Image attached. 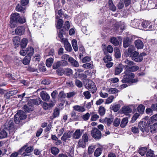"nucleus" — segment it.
Masks as SVG:
<instances>
[{"instance_id": "obj_1", "label": "nucleus", "mask_w": 157, "mask_h": 157, "mask_svg": "<svg viewBox=\"0 0 157 157\" xmlns=\"http://www.w3.org/2000/svg\"><path fill=\"white\" fill-rule=\"evenodd\" d=\"M17 129V128L15 126L13 122L11 121H9L8 124L6 125L4 128L0 131V139L7 137L9 132L10 134L13 135Z\"/></svg>"}, {"instance_id": "obj_2", "label": "nucleus", "mask_w": 157, "mask_h": 157, "mask_svg": "<svg viewBox=\"0 0 157 157\" xmlns=\"http://www.w3.org/2000/svg\"><path fill=\"white\" fill-rule=\"evenodd\" d=\"M125 75L123 76V78L121 82L123 83H132L137 82L136 79H133L135 77V75L132 73L129 72L128 73H125V71L124 72Z\"/></svg>"}, {"instance_id": "obj_3", "label": "nucleus", "mask_w": 157, "mask_h": 157, "mask_svg": "<svg viewBox=\"0 0 157 157\" xmlns=\"http://www.w3.org/2000/svg\"><path fill=\"white\" fill-rule=\"evenodd\" d=\"M33 150V148L32 146H29L28 144L27 143L22 146L19 150L18 153L22 154L23 156H29V153L32 152Z\"/></svg>"}, {"instance_id": "obj_4", "label": "nucleus", "mask_w": 157, "mask_h": 157, "mask_svg": "<svg viewBox=\"0 0 157 157\" xmlns=\"http://www.w3.org/2000/svg\"><path fill=\"white\" fill-rule=\"evenodd\" d=\"M85 86L91 93L93 94L96 91V87L94 83L91 80H87L86 81Z\"/></svg>"}, {"instance_id": "obj_5", "label": "nucleus", "mask_w": 157, "mask_h": 157, "mask_svg": "<svg viewBox=\"0 0 157 157\" xmlns=\"http://www.w3.org/2000/svg\"><path fill=\"white\" fill-rule=\"evenodd\" d=\"M19 16V14L17 13L12 14L10 22V26L11 28H13L16 26V23L18 22Z\"/></svg>"}, {"instance_id": "obj_6", "label": "nucleus", "mask_w": 157, "mask_h": 157, "mask_svg": "<svg viewBox=\"0 0 157 157\" xmlns=\"http://www.w3.org/2000/svg\"><path fill=\"white\" fill-rule=\"evenodd\" d=\"M132 55L133 56L131 57L132 59L135 62H138L142 61L143 57L145 56L146 54L145 53H142L139 54L138 52L135 51V52Z\"/></svg>"}, {"instance_id": "obj_7", "label": "nucleus", "mask_w": 157, "mask_h": 157, "mask_svg": "<svg viewBox=\"0 0 157 157\" xmlns=\"http://www.w3.org/2000/svg\"><path fill=\"white\" fill-rule=\"evenodd\" d=\"M26 117L25 113L19 110L17 111L14 116V121L16 124H19V121L17 118L21 119L22 120L25 119Z\"/></svg>"}, {"instance_id": "obj_8", "label": "nucleus", "mask_w": 157, "mask_h": 157, "mask_svg": "<svg viewBox=\"0 0 157 157\" xmlns=\"http://www.w3.org/2000/svg\"><path fill=\"white\" fill-rule=\"evenodd\" d=\"M91 136L95 140H99L101 137V133L97 128H94L91 132Z\"/></svg>"}, {"instance_id": "obj_9", "label": "nucleus", "mask_w": 157, "mask_h": 157, "mask_svg": "<svg viewBox=\"0 0 157 157\" xmlns=\"http://www.w3.org/2000/svg\"><path fill=\"white\" fill-rule=\"evenodd\" d=\"M135 49V48L133 45L130 46L128 49L125 52L126 56L127 57L129 56L131 57L135 52V51H134Z\"/></svg>"}, {"instance_id": "obj_10", "label": "nucleus", "mask_w": 157, "mask_h": 157, "mask_svg": "<svg viewBox=\"0 0 157 157\" xmlns=\"http://www.w3.org/2000/svg\"><path fill=\"white\" fill-rule=\"evenodd\" d=\"M122 62L123 64H124V67H125V70L131 66L135 65V63L133 61L128 60L127 59H123L122 61Z\"/></svg>"}, {"instance_id": "obj_11", "label": "nucleus", "mask_w": 157, "mask_h": 157, "mask_svg": "<svg viewBox=\"0 0 157 157\" xmlns=\"http://www.w3.org/2000/svg\"><path fill=\"white\" fill-rule=\"evenodd\" d=\"M84 130L82 129H77L72 135V138L74 139H79L82 135Z\"/></svg>"}, {"instance_id": "obj_12", "label": "nucleus", "mask_w": 157, "mask_h": 157, "mask_svg": "<svg viewBox=\"0 0 157 157\" xmlns=\"http://www.w3.org/2000/svg\"><path fill=\"white\" fill-rule=\"evenodd\" d=\"M25 29L23 26H19L15 30V33L19 35H23L25 32Z\"/></svg>"}, {"instance_id": "obj_13", "label": "nucleus", "mask_w": 157, "mask_h": 157, "mask_svg": "<svg viewBox=\"0 0 157 157\" xmlns=\"http://www.w3.org/2000/svg\"><path fill=\"white\" fill-rule=\"evenodd\" d=\"M139 69L138 66L134 65L131 66L130 67L127 68L125 70V73H128L129 72L132 73V72H135L137 71Z\"/></svg>"}, {"instance_id": "obj_14", "label": "nucleus", "mask_w": 157, "mask_h": 157, "mask_svg": "<svg viewBox=\"0 0 157 157\" xmlns=\"http://www.w3.org/2000/svg\"><path fill=\"white\" fill-rule=\"evenodd\" d=\"M141 25L144 28H148L150 30H153V26L151 23L148 21H145L142 22Z\"/></svg>"}, {"instance_id": "obj_15", "label": "nucleus", "mask_w": 157, "mask_h": 157, "mask_svg": "<svg viewBox=\"0 0 157 157\" xmlns=\"http://www.w3.org/2000/svg\"><path fill=\"white\" fill-rule=\"evenodd\" d=\"M33 105L31 104L29 101L27 105H25L24 106V109L26 112H29L32 111L33 109Z\"/></svg>"}, {"instance_id": "obj_16", "label": "nucleus", "mask_w": 157, "mask_h": 157, "mask_svg": "<svg viewBox=\"0 0 157 157\" xmlns=\"http://www.w3.org/2000/svg\"><path fill=\"white\" fill-rule=\"evenodd\" d=\"M63 43L66 50L68 51L71 52L72 50V48L70 43H69L67 40H65Z\"/></svg>"}, {"instance_id": "obj_17", "label": "nucleus", "mask_w": 157, "mask_h": 157, "mask_svg": "<svg viewBox=\"0 0 157 157\" xmlns=\"http://www.w3.org/2000/svg\"><path fill=\"white\" fill-rule=\"evenodd\" d=\"M134 44L136 47L138 49H141L143 48L144 44L140 40H137L135 41Z\"/></svg>"}, {"instance_id": "obj_18", "label": "nucleus", "mask_w": 157, "mask_h": 157, "mask_svg": "<svg viewBox=\"0 0 157 157\" xmlns=\"http://www.w3.org/2000/svg\"><path fill=\"white\" fill-rule=\"evenodd\" d=\"M73 109L79 112H83L85 111V109L83 106L79 105H75L73 107Z\"/></svg>"}, {"instance_id": "obj_19", "label": "nucleus", "mask_w": 157, "mask_h": 157, "mask_svg": "<svg viewBox=\"0 0 157 157\" xmlns=\"http://www.w3.org/2000/svg\"><path fill=\"white\" fill-rule=\"evenodd\" d=\"M58 31L59 32L58 36L60 38V41H61L62 42H64L63 40H67L66 39L64 38H63V35L65 33V32L62 29V30L61 29H59Z\"/></svg>"}, {"instance_id": "obj_20", "label": "nucleus", "mask_w": 157, "mask_h": 157, "mask_svg": "<svg viewBox=\"0 0 157 157\" xmlns=\"http://www.w3.org/2000/svg\"><path fill=\"white\" fill-rule=\"evenodd\" d=\"M71 132H65L63 134V136L61 138V139L64 141L65 142H66L67 139L71 137Z\"/></svg>"}, {"instance_id": "obj_21", "label": "nucleus", "mask_w": 157, "mask_h": 157, "mask_svg": "<svg viewBox=\"0 0 157 157\" xmlns=\"http://www.w3.org/2000/svg\"><path fill=\"white\" fill-rule=\"evenodd\" d=\"M27 56L31 57L34 53V49L31 47H28L26 49Z\"/></svg>"}, {"instance_id": "obj_22", "label": "nucleus", "mask_w": 157, "mask_h": 157, "mask_svg": "<svg viewBox=\"0 0 157 157\" xmlns=\"http://www.w3.org/2000/svg\"><path fill=\"white\" fill-rule=\"evenodd\" d=\"M69 62H70L73 66L78 67L79 66L78 62L72 57H70L69 58Z\"/></svg>"}, {"instance_id": "obj_23", "label": "nucleus", "mask_w": 157, "mask_h": 157, "mask_svg": "<svg viewBox=\"0 0 157 157\" xmlns=\"http://www.w3.org/2000/svg\"><path fill=\"white\" fill-rule=\"evenodd\" d=\"M139 21L137 19H134L133 21H131V25L132 27L135 28H139Z\"/></svg>"}, {"instance_id": "obj_24", "label": "nucleus", "mask_w": 157, "mask_h": 157, "mask_svg": "<svg viewBox=\"0 0 157 157\" xmlns=\"http://www.w3.org/2000/svg\"><path fill=\"white\" fill-rule=\"evenodd\" d=\"M41 97L43 100L47 101L49 100L50 98L48 94L44 92L41 93Z\"/></svg>"}, {"instance_id": "obj_25", "label": "nucleus", "mask_w": 157, "mask_h": 157, "mask_svg": "<svg viewBox=\"0 0 157 157\" xmlns=\"http://www.w3.org/2000/svg\"><path fill=\"white\" fill-rule=\"evenodd\" d=\"M121 23L119 25L117 24H115V28L116 30H121V32L124 29V23H122L121 25Z\"/></svg>"}, {"instance_id": "obj_26", "label": "nucleus", "mask_w": 157, "mask_h": 157, "mask_svg": "<svg viewBox=\"0 0 157 157\" xmlns=\"http://www.w3.org/2000/svg\"><path fill=\"white\" fill-rule=\"evenodd\" d=\"M108 6L109 10L113 11H115L116 10V7L114 5L112 0H109Z\"/></svg>"}, {"instance_id": "obj_27", "label": "nucleus", "mask_w": 157, "mask_h": 157, "mask_svg": "<svg viewBox=\"0 0 157 157\" xmlns=\"http://www.w3.org/2000/svg\"><path fill=\"white\" fill-rule=\"evenodd\" d=\"M29 101L31 104L38 105L41 103V100L40 98H37L35 99L31 100Z\"/></svg>"}, {"instance_id": "obj_28", "label": "nucleus", "mask_w": 157, "mask_h": 157, "mask_svg": "<svg viewBox=\"0 0 157 157\" xmlns=\"http://www.w3.org/2000/svg\"><path fill=\"white\" fill-rule=\"evenodd\" d=\"M122 110L123 113L126 114L131 113L132 112L131 109L128 106H125L122 107Z\"/></svg>"}, {"instance_id": "obj_29", "label": "nucleus", "mask_w": 157, "mask_h": 157, "mask_svg": "<svg viewBox=\"0 0 157 157\" xmlns=\"http://www.w3.org/2000/svg\"><path fill=\"white\" fill-rule=\"evenodd\" d=\"M16 10L17 11L24 13L25 10V8L18 4L17 5Z\"/></svg>"}, {"instance_id": "obj_30", "label": "nucleus", "mask_w": 157, "mask_h": 157, "mask_svg": "<svg viewBox=\"0 0 157 157\" xmlns=\"http://www.w3.org/2000/svg\"><path fill=\"white\" fill-rule=\"evenodd\" d=\"M128 122V119L127 117L123 118L121 121L120 126L121 128L124 127Z\"/></svg>"}, {"instance_id": "obj_31", "label": "nucleus", "mask_w": 157, "mask_h": 157, "mask_svg": "<svg viewBox=\"0 0 157 157\" xmlns=\"http://www.w3.org/2000/svg\"><path fill=\"white\" fill-rule=\"evenodd\" d=\"M110 41L115 46H117L119 44V41L116 37H113L111 38L110 39Z\"/></svg>"}, {"instance_id": "obj_32", "label": "nucleus", "mask_w": 157, "mask_h": 157, "mask_svg": "<svg viewBox=\"0 0 157 157\" xmlns=\"http://www.w3.org/2000/svg\"><path fill=\"white\" fill-rule=\"evenodd\" d=\"M31 57L28 56H26L23 59L22 63L25 65H27L29 64L31 60Z\"/></svg>"}, {"instance_id": "obj_33", "label": "nucleus", "mask_w": 157, "mask_h": 157, "mask_svg": "<svg viewBox=\"0 0 157 157\" xmlns=\"http://www.w3.org/2000/svg\"><path fill=\"white\" fill-rule=\"evenodd\" d=\"M123 69L121 67L120 65L116 67L115 68V75L119 74L122 71Z\"/></svg>"}, {"instance_id": "obj_34", "label": "nucleus", "mask_w": 157, "mask_h": 157, "mask_svg": "<svg viewBox=\"0 0 157 157\" xmlns=\"http://www.w3.org/2000/svg\"><path fill=\"white\" fill-rule=\"evenodd\" d=\"M71 44L73 48L75 51H77L78 47L77 40L75 39H73L72 40Z\"/></svg>"}, {"instance_id": "obj_35", "label": "nucleus", "mask_w": 157, "mask_h": 157, "mask_svg": "<svg viewBox=\"0 0 157 157\" xmlns=\"http://www.w3.org/2000/svg\"><path fill=\"white\" fill-rule=\"evenodd\" d=\"M54 61V58H50L46 60V64L48 67H50L52 65Z\"/></svg>"}, {"instance_id": "obj_36", "label": "nucleus", "mask_w": 157, "mask_h": 157, "mask_svg": "<svg viewBox=\"0 0 157 157\" xmlns=\"http://www.w3.org/2000/svg\"><path fill=\"white\" fill-rule=\"evenodd\" d=\"M147 151V148L146 147H141L139 150V153L142 156H143Z\"/></svg>"}, {"instance_id": "obj_37", "label": "nucleus", "mask_w": 157, "mask_h": 157, "mask_svg": "<svg viewBox=\"0 0 157 157\" xmlns=\"http://www.w3.org/2000/svg\"><path fill=\"white\" fill-rule=\"evenodd\" d=\"M27 43L28 40L26 38H23L21 42V47L23 48H25Z\"/></svg>"}, {"instance_id": "obj_38", "label": "nucleus", "mask_w": 157, "mask_h": 157, "mask_svg": "<svg viewBox=\"0 0 157 157\" xmlns=\"http://www.w3.org/2000/svg\"><path fill=\"white\" fill-rule=\"evenodd\" d=\"M123 46L126 48L128 47L129 45V39L127 37L124 40L123 42Z\"/></svg>"}, {"instance_id": "obj_39", "label": "nucleus", "mask_w": 157, "mask_h": 157, "mask_svg": "<svg viewBox=\"0 0 157 157\" xmlns=\"http://www.w3.org/2000/svg\"><path fill=\"white\" fill-rule=\"evenodd\" d=\"M102 149L101 148H97L94 151V155L96 157L99 156L101 153Z\"/></svg>"}, {"instance_id": "obj_40", "label": "nucleus", "mask_w": 157, "mask_h": 157, "mask_svg": "<svg viewBox=\"0 0 157 157\" xmlns=\"http://www.w3.org/2000/svg\"><path fill=\"white\" fill-rule=\"evenodd\" d=\"M147 1L146 0H143L140 2L141 8L143 10L145 9L147 7Z\"/></svg>"}, {"instance_id": "obj_41", "label": "nucleus", "mask_w": 157, "mask_h": 157, "mask_svg": "<svg viewBox=\"0 0 157 157\" xmlns=\"http://www.w3.org/2000/svg\"><path fill=\"white\" fill-rule=\"evenodd\" d=\"M108 92L109 94H116L118 92V90L116 88H109L107 89Z\"/></svg>"}, {"instance_id": "obj_42", "label": "nucleus", "mask_w": 157, "mask_h": 157, "mask_svg": "<svg viewBox=\"0 0 157 157\" xmlns=\"http://www.w3.org/2000/svg\"><path fill=\"white\" fill-rule=\"evenodd\" d=\"M65 74L67 76H69L73 73L72 70L69 68H66L64 69Z\"/></svg>"}, {"instance_id": "obj_43", "label": "nucleus", "mask_w": 157, "mask_h": 157, "mask_svg": "<svg viewBox=\"0 0 157 157\" xmlns=\"http://www.w3.org/2000/svg\"><path fill=\"white\" fill-rule=\"evenodd\" d=\"M140 128V130L143 132H147V131L146 129V126L144 124L143 122L139 124Z\"/></svg>"}, {"instance_id": "obj_44", "label": "nucleus", "mask_w": 157, "mask_h": 157, "mask_svg": "<svg viewBox=\"0 0 157 157\" xmlns=\"http://www.w3.org/2000/svg\"><path fill=\"white\" fill-rule=\"evenodd\" d=\"M63 20L61 19H59L58 21L57 25L56 26V27L57 29H63V27H62V25H63Z\"/></svg>"}, {"instance_id": "obj_45", "label": "nucleus", "mask_w": 157, "mask_h": 157, "mask_svg": "<svg viewBox=\"0 0 157 157\" xmlns=\"http://www.w3.org/2000/svg\"><path fill=\"white\" fill-rule=\"evenodd\" d=\"M157 129V124L155 123L151 126L150 130L151 132H155Z\"/></svg>"}, {"instance_id": "obj_46", "label": "nucleus", "mask_w": 157, "mask_h": 157, "mask_svg": "<svg viewBox=\"0 0 157 157\" xmlns=\"http://www.w3.org/2000/svg\"><path fill=\"white\" fill-rule=\"evenodd\" d=\"M59 150L56 147H53L51 148V153L53 155H56L58 153Z\"/></svg>"}, {"instance_id": "obj_47", "label": "nucleus", "mask_w": 157, "mask_h": 157, "mask_svg": "<svg viewBox=\"0 0 157 157\" xmlns=\"http://www.w3.org/2000/svg\"><path fill=\"white\" fill-rule=\"evenodd\" d=\"M114 99V97L113 96H110L106 100L105 102V104H109L112 102Z\"/></svg>"}, {"instance_id": "obj_48", "label": "nucleus", "mask_w": 157, "mask_h": 157, "mask_svg": "<svg viewBox=\"0 0 157 157\" xmlns=\"http://www.w3.org/2000/svg\"><path fill=\"white\" fill-rule=\"evenodd\" d=\"M105 109L104 107L101 106L99 108V113L101 116H103L105 113Z\"/></svg>"}, {"instance_id": "obj_49", "label": "nucleus", "mask_w": 157, "mask_h": 157, "mask_svg": "<svg viewBox=\"0 0 157 157\" xmlns=\"http://www.w3.org/2000/svg\"><path fill=\"white\" fill-rule=\"evenodd\" d=\"M86 142L83 141V140L80 139L78 142V145L79 147L84 148L86 146Z\"/></svg>"}, {"instance_id": "obj_50", "label": "nucleus", "mask_w": 157, "mask_h": 157, "mask_svg": "<svg viewBox=\"0 0 157 157\" xmlns=\"http://www.w3.org/2000/svg\"><path fill=\"white\" fill-rule=\"evenodd\" d=\"M144 109L145 107L142 105H140L137 107L138 111L140 113H143L144 112Z\"/></svg>"}, {"instance_id": "obj_51", "label": "nucleus", "mask_w": 157, "mask_h": 157, "mask_svg": "<svg viewBox=\"0 0 157 157\" xmlns=\"http://www.w3.org/2000/svg\"><path fill=\"white\" fill-rule=\"evenodd\" d=\"M120 107V106L119 104H117L113 105L111 108L114 112H116L119 110Z\"/></svg>"}, {"instance_id": "obj_52", "label": "nucleus", "mask_w": 157, "mask_h": 157, "mask_svg": "<svg viewBox=\"0 0 157 157\" xmlns=\"http://www.w3.org/2000/svg\"><path fill=\"white\" fill-rule=\"evenodd\" d=\"M112 58L111 56L109 55L106 56L103 58V60L105 63L110 62Z\"/></svg>"}, {"instance_id": "obj_53", "label": "nucleus", "mask_w": 157, "mask_h": 157, "mask_svg": "<svg viewBox=\"0 0 157 157\" xmlns=\"http://www.w3.org/2000/svg\"><path fill=\"white\" fill-rule=\"evenodd\" d=\"M13 42L15 45H18L19 44L20 39L18 36H16L13 38Z\"/></svg>"}, {"instance_id": "obj_54", "label": "nucleus", "mask_w": 157, "mask_h": 157, "mask_svg": "<svg viewBox=\"0 0 157 157\" xmlns=\"http://www.w3.org/2000/svg\"><path fill=\"white\" fill-rule=\"evenodd\" d=\"M15 63L17 65H19L21 63L22 61L21 59L20 58L16 57L15 58L14 60Z\"/></svg>"}, {"instance_id": "obj_55", "label": "nucleus", "mask_w": 157, "mask_h": 157, "mask_svg": "<svg viewBox=\"0 0 157 157\" xmlns=\"http://www.w3.org/2000/svg\"><path fill=\"white\" fill-rule=\"evenodd\" d=\"M59 110L58 108H56L54 110L53 114L54 118H55L59 116Z\"/></svg>"}, {"instance_id": "obj_56", "label": "nucleus", "mask_w": 157, "mask_h": 157, "mask_svg": "<svg viewBox=\"0 0 157 157\" xmlns=\"http://www.w3.org/2000/svg\"><path fill=\"white\" fill-rule=\"evenodd\" d=\"M70 27L69 22L68 21H66L65 23L64 26L63 27V29L65 31L69 29Z\"/></svg>"}, {"instance_id": "obj_57", "label": "nucleus", "mask_w": 157, "mask_h": 157, "mask_svg": "<svg viewBox=\"0 0 157 157\" xmlns=\"http://www.w3.org/2000/svg\"><path fill=\"white\" fill-rule=\"evenodd\" d=\"M60 66H62L61 63L60 61H59L53 64V68L54 69H56Z\"/></svg>"}, {"instance_id": "obj_58", "label": "nucleus", "mask_w": 157, "mask_h": 157, "mask_svg": "<svg viewBox=\"0 0 157 157\" xmlns=\"http://www.w3.org/2000/svg\"><path fill=\"white\" fill-rule=\"evenodd\" d=\"M120 122V119L117 118L114 121L113 125L115 127H117L119 125Z\"/></svg>"}, {"instance_id": "obj_59", "label": "nucleus", "mask_w": 157, "mask_h": 157, "mask_svg": "<svg viewBox=\"0 0 157 157\" xmlns=\"http://www.w3.org/2000/svg\"><path fill=\"white\" fill-rule=\"evenodd\" d=\"M90 117V114L89 113L83 115L82 117V119L85 121H87L88 120Z\"/></svg>"}, {"instance_id": "obj_60", "label": "nucleus", "mask_w": 157, "mask_h": 157, "mask_svg": "<svg viewBox=\"0 0 157 157\" xmlns=\"http://www.w3.org/2000/svg\"><path fill=\"white\" fill-rule=\"evenodd\" d=\"M71 117L73 121H75L77 119L76 113L74 111H72L71 113Z\"/></svg>"}, {"instance_id": "obj_61", "label": "nucleus", "mask_w": 157, "mask_h": 157, "mask_svg": "<svg viewBox=\"0 0 157 157\" xmlns=\"http://www.w3.org/2000/svg\"><path fill=\"white\" fill-rule=\"evenodd\" d=\"M139 116V115L138 113H135L133 117H132V119L131 122L132 123H133L137 119Z\"/></svg>"}, {"instance_id": "obj_62", "label": "nucleus", "mask_w": 157, "mask_h": 157, "mask_svg": "<svg viewBox=\"0 0 157 157\" xmlns=\"http://www.w3.org/2000/svg\"><path fill=\"white\" fill-rule=\"evenodd\" d=\"M83 95L85 96V98L87 99H89L91 97V94L88 91L84 92L83 93Z\"/></svg>"}, {"instance_id": "obj_63", "label": "nucleus", "mask_w": 157, "mask_h": 157, "mask_svg": "<svg viewBox=\"0 0 157 157\" xmlns=\"http://www.w3.org/2000/svg\"><path fill=\"white\" fill-rule=\"evenodd\" d=\"M147 157H152L154 155L153 151L151 150H149L146 154Z\"/></svg>"}, {"instance_id": "obj_64", "label": "nucleus", "mask_w": 157, "mask_h": 157, "mask_svg": "<svg viewBox=\"0 0 157 157\" xmlns=\"http://www.w3.org/2000/svg\"><path fill=\"white\" fill-rule=\"evenodd\" d=\"M91 58L90 56L85 57L82 60V62L83 63H85L86 62H89L90 61Z\"/></svg>"}]
</instances>
